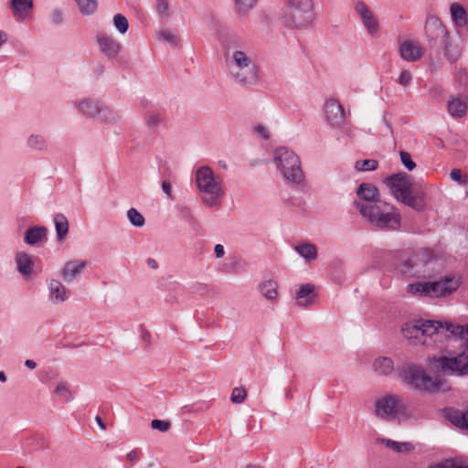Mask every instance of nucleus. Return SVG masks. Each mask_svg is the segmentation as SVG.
<instances>
[{
  "label": "nucleus",
  "instance_id": "1",
  "mask_svg": "<svg viewBox=\"0 0 468 468\" xmlns=\"http://www.w3.org/2000/svg\"><path fill=\"white\" fill-rule=\"evenodd\" d=\"M356 196L365 203L356 202V207L373 226L386 230L399 228V214L389 204L379 200V191L374 185L360 184L356 189Z\"/></svg>",
  "mask_w": 468,
  "mask_h": 468
},
{
  "label": "nucleus",
  "instance_id": "2",
  "mask_svg": "<svg viewBox=\"0 0 468 468\" xmlns=\"http://www.w3.org/2000/svg\"><path fill=\"white\" fill-rule=\"evenodd\" d=\"M383 182L398 201L416 210H422L425 207L426 193L422 189L414 187L410 175L393 174L386 177Z\"/></svg>",
  "mask_w": 468,
  "mask_h": 468
},
{
  "label": "nucleus",
  "instance_id": "3",
  "mask_svg": "<svg viewBox=\"0 0 468 468\" xmlns=\"http://www.w3.org/2000/svg\"><path fill=\"white\" fill-rule=\"evenodd\" d=\"M196 183L206 206L210 207L220 206L221 198L225 194L220 176H216L209 166L204 165L196 172Z\"/></svg>",
  "mask_w": 468,
  "mask_h": 468
},
{
  "label": "nucleus",
  "instance_id": "4",
  "mask_svg": "<svg viewBox=\"0 0 468 468\" xmlns=\"http://www.w3.org/2000/svg\"><path fill=\"white\" fill-rule=\"evenodd\" d=\"M273 162L287 182L294 185L303 182L304 174L300 158L292 150L286 146L276 148L273 153Z\"/></svg>",
  "mask_w": 468,
  "mask_h": 468
},
{
  "label": "nucleus",
  "instance_id": "5",
  "mask_svg": "<svg viewBox=\"0 0 468 468\" xmlns=\"http://www.w3.org/2000/svg\"><path fill=\"white\" fill-rule=\"evenodd\" d=\"M232 78L241 85L255 83L259 79V68L252 56L242 50H235L229 62Z\"/></svg>",
  "mask_w": 468,
  "mask_h": 468
},
{
  "label": "nucleus",
  "instance_id": "6",
  "mask_svg": "<svg viewBox=\"0 0 468 468\" xmlns=\"http://www.w3.org/2000/svg\"><path fill=\"white\" fill-rule=\"evenodd\" d=\"M376 415L380 418L393 417L399 420H408L415 417V409L402 397L388 394L377 400Z\"/></svg>",
  "mask_w": 468,
  "mask_h": 468
},
{
  "label": "nucleus",
  "instance_id": "7",
  "mask_svg": "<svg viewBox=\"0 0 468 468\" xmlns=\"http://www.w3.org/2000/svg\"><path fill=\"white\" fill-rule=\"evenodd\" d=\"M283 9V22L290 28H304L314 19L313 0H287Z\"/></svg>",
  "mask_w": 468,
  "mask_h": 468
},
{
  "label": "nucleus",
  "instance_id": "8",
  "mask_svg": "<svg viewBox=\"0 0 468 468\" xmlns=\"http://www.w3.org/2000/svg\"><path fill=\"white\" fill-rule=\"evenodd\" d=\"M425 35L432 47H441L444 49V54L450 62H454L459 57V50L451 49L449 45V36L446 27L436 16H430L425 23Z\"/></svg>",
  "mask_w": 468,
  "mask_h": 468
},
{
  "label": "nucleus",
  "instance_id": "9",
  "mask_svg": "<svg viewBox=\"0 0 468 468\" xmlns=\"http://www.w3.org/2000/svg\"><path fill=\"white\" fill-rule=\"evenodd\" d=\"M440 330H445L444 323L432 320H418L406 323L402 326V334L405 338L414 345H427V337L438 334Z\"/></svg>",
  "mask_w": 468,
  "mask_h": 468
},
{
  "label": "nucleus",
  "instance_id": "10",
  "mask_svg": "<svg viewBox=\"0 0 468 468\" xmlns=\"http://www.w3.org/2000/svg\"><path fill=\"white\" fill-rule=\"evenodd\" d=\"M459 285L460 280L452 277L436 282L410 284L408 291L414 294L419 293L420 295L439 297L451 294L458 289Z\"/></svg>",
  "mask_w": 468,
  "mask_h": 468
},
{
  "label": "nucleus",
  "instance_id": "11",
  "mask_svg": "<svg viewBox=\"0 0 468 468\" xmlns=\"http://www.w3.org/2000/svg\"><path fill=\"white\" fill-rule=\"evenodd\" d=\"M399 375L406 384L415 389L431 391L438 388L436 381L427 375L420 367L415 365L405 366L400 370Z\"/></svg>",
  "mask_w": 468,
  "mask_h": 468
},
{
  "label": "nucleus",
  "instance_id": "12",
  "mask_svg": "<svg viewBox=\"0 0 468 468\" xmlns=\"http://www.w3.org/2000/svg\"><path fill=\"white\" fill-rule=\"evenodd\" d=\"M435 367L446 375L467 376L468 355L462 352L455 356H441L435 360Z\"/></svg>",
  "mask_w": 468,
  "mask_h": 468
},
{
  "label": "nucleus",
  "instance_id": "13",
  "mask_svg": "<svg viewBox=\"0 0 468 468\" xmlns=\"http://www.w3.org/2000/svg\"><path fill=\"white\" fill-rule=\"evenodd\" d=\"M356 12L358 14L363 26L370 36H375L379 29V23L374 13L363 2L356 5Z\"/></svg>",
  "mask_w": 468,
  "mask_h": 468
},
{
  "label": "nucleus",
  "instance_id": "14",
  "mask_svg": "<svg viewBox=\"0 0 468 468\" xmlns=\"http://www.w3.org/2000/svg\"><path fill=\"white\" fill-rule=\"evenodd\" d=\"M326 119L331 126H340L345 119L343 106L334 99L327 100L324 103Z\"/></svg>",
  "mask_w": 468,
  "mask_h": 468
},
{
  "label": "nucleus",
  "instance_id": "15",
  "mask_svg": "<svg viewBox=\"0 0 468 468\" xmlns=\"http://www.w3.org/2000/svg\"><path fill=\"white\" fill-rule=\"evenodd\" d=\"M73 103L80 113L88 117H94L98 113H103L105 116L112 114L110 110L102 108L99 101L92 99H83Z\"/></svg>",
  "mask_w": 468,
  "mask_h": 468
},
{
  "label": "nucleus",
  "instance_id": "16",
  "mask_svg": "<svg viewBox=\"0 0 468 468\" xmlns=\"http://www.w3.org/2000/svg\"><path fill=\"white\" fill-rule=\"evenodd\" d=\"M96 39L101 51L109 58H114L121 50L120 43L112 36L99 33Z\"/></svg>",
  "mask_w": 468,
  "mask_h": 468
},
{
  "label": "nucleus",
  "instance_id": "17",
  "mask_svg": "<svg viewBox=\"0 0 468 468\" xmlns=\"http://www.w3.org/2000/svg\"><path fill=\"white\" fill-rule=\"evenodd\" d=\"M399 53L401 58L407 61H417L422 57L423 50L418 43L406 40L400 45Z\"/></svg>",
  "mask_w": 468,
  "mask_h": 468
},
{
  "label": "nucleus",
  "instance_id": "18",
  "mask_svg": "<svg viewBox=\"0 0 468 468\" xmlns=\"http://www.w3.org/2000/svg\"><path fill=\"white\" fill-rule=\"evenodd\" d=\"M447 111L453 118H461L466 114L467 104L459 95H452L447 101Z\"/></svg>",
  "mask_w": 468,
  "mask_h": 468
},
{
  "label": "nucleus",
  "instance_id": "19",
  "mask_svg": "<svg viewBox=\"0 0 468 468\" xmlns=\"http://www.w3.org/2000/svg\"><path fill=\"white\" fill-rule=\"evenodd\" d=\"M445 331L449 333L448 337L452 336L455 339L465 341V350L468 352V324L461 325L450 322H444Z\"/></svg>",
  "mask_w": 468,
  "mask_h": 468
},
{
  "label": "nucleus",
  "instance_id": "20",
  "mask_svg": "<svg viewBox=\"0 0 468 468\" xmlns=\"http://www.w3.org/2000/svg\"><path fill=\"white\" fill-rule=\"evenodd\" d=\"M314 286L311 283H305L301 285L296 294V303L301 307H306L314 303Z\"/></svg>",
  "mask_w": 468,
  "mask_h": 468
},
{
  "label": "nucleus",
  "instance_id": "21",
  "mask_svg": "<svg viewBox=\"0 0 468 468\" xmlns=\"http://www.w3.org/2000/svg\"><path fill=\"white\" fill-rule=\"evenodd\" d=\"M86 261H71L65 264L62 271V277L65 282H71L80 272L85 268Z\"/></svg>",
  "mask_w": 468,
  "mask_h": 468
},
{
  "label": "nucleus",
  "instance_id": "22",
  "mask_svg": "<svg viewBox=\"0 0 468 468\" xmlns=\"http://www.w3.org/2000/svg\"><path fill=\"white\" fill-rule=\"evenodd\" d=\"M50 300L55 303H62L68 299V290L58 280H51L48 283Z\"/></svg>",
  "mask_w": 468,
  "mask_h": 468
},
{
  "label": "nucleus",
  "instance_id": "23",
  "mask_svg": "<svg viewBox=\"0 0 468 468\" xmlns=\"http://www.w3.org/2000/svg\"><path fill=\"white\" fill-rule=\"evenodd\" d=\"M14 16L17 20L24 19L33 7L32 0H11Z\"/></svg>",
  "mask_w": 468,
  "mask_h": 468
},
{
  "label": "nucleus",
  "instance_id": "24",
  "mask_svg": "<svg viewBox=\"0 0 468 468\" xmlns=\"http://www.w3.org/2000/svg\"><path fill=\"white\" fill-rule=\"evenodd\" d=\"M48 229L45 227L29 228L25 235V242L28 245H36L47 235Z\"/></svg>",
  "mask_w": 468,
  "mask_h": 468
},
{
  "label": "nucleus",
  "instance_id": "25",
  "mask_svg": "<svg viewBox=\"0 0 468 468\" xmlns=\"http://www.w3.org/2000/svg\"><path fill=\"white\" fill-rule=\"evenodd\" d=\"M16 262L17 270L23 275H29L33 271L34 263L29 255L25 252H19L16 254Z\"/></svg>",
  "mask_w": 468,
  "mask_h": 468
},
{
  "label": "nucleus",
  "instance_id": "26",
  "mask_svg": "<svg viewBox=\"0 0 468 468\" xmlns=\"http://www.w3.org/2000/svg\"><path fill=\"white\" fill-rule=\"evenodd\" d=\"M277 282L273 280H266V281H263L260 286H259V289H260V292L268 300L270 301H273L277 298L278 296V292H277Z\"/></svg>",
  "mask_w": 468,
  "mask_h": 468
},
{
  "label": "nucleus",
  "instance_id": "27",
  "mask_svg": "<svg viewBox=\"0 0 468 468\" xmlns=\"http://www.w3.org/2000/svg\"><path fill=\"white\" fill-rule=\"evenodd\" d=\"M394 368V363L389 357H378L374 362V370L379 375H389Z\"/></svg>",
  "mask_w": 468,
  "mask_h": 468
},
{
  "label": "nucleus",
  "instance_id": "28",
  "mask_svg": "<svg viewBox=\"0 0 468 468\" xmlns=\"http://www.w3.org/2000/svg\"><path fill=\"white\" fill-rule=\"evenodd\" d=\"M54 223L58 240H62L69 232V221L63 214L54 216Z\"/></svg>",
  "mask_w": 468,
  "mask_h": 468
},
{
  "label": "nucleus",
  "instance_id": "29",
  "mask_svg": "<svg viewBox=\"0 0 468 468\" xmlns=\"http://www.w3.org/2000/svg\"><path fill=\"white\" fill-rule=\"evenodd\" d=\"M295 250L307 261H314L317 258V249L312 243L299 244L295 247Z\"/></svg>",
  "mask_w": 468,
  "mask_h": 468
},
{
  "label": "nucleus",
  "instance_id": "30",
  "mask_svg": "<svg viewBox=\"0 0 468 468\" xmlns=\"http://www.w3.org/2000/svg\"><path fill=\"white\" fill-rule=\"evenodd\" d=\"M451 14L453 21L459 27H463L467 22L466 12L463 6L459 4L454 3L451 5Z\"/></svg>",
  "mask_w": 468,
  "mask_h": 468
},
{
  "label": "nucleus",
  "instance_id": "31",
  "mask_svg": "<svg viewBox=\"0 0 468 468\" xmlns=\"http://www.w3.org/2000/svg\"><path fill=\"white\" fill-rule=\"evenodd\" d=\"M448 418L455 426L468 430V410L465 412L459 410L450 412Z\"/></svg>",
  "mask_w": 468,
  "mask_h": 468
},
{
  "label": "nucleus",
  "instance_id": "32",
  "mask_svg": "<svg viewBox=\"0 0 468 468\" xmlns=\"http://www.w3.org/2000/svg\"><path fill=\"white\" fill-rule=\"evenodd\" d=\"M27 145L37 151H45L48 148L45 138L40 134H31L27 139Z\"/></svg>",
  "mask_w": 468,
  "mask_h": 468
},
{
  "label": "nucleus",
  "instance_id": "33",
  "mask_svg": "<svg viewBox=\"0 0 468 468\" xmlns=\"http://www.w3.org/2000/svg\"><path fill=\"white\" fill-rule=\"evenodd\" d=\"M79 9L83 15L93 14L98 6V0H75Z\"/></svg>",
  "mask_w": 468,
  "mask_h": 468
},
{
  "label": "nucleus",
  "instance_id": "34",
  "mask_svg": "<svg viewBox=\"0 0 468 468\" xmlns=\"http://www.w3.org/2000/svg\"><path fill=\"white\" fill-rule=\"evenodd\" d=\"M54 393L62 400H64L65 402H69L73 397H72V393L71 391L69 390V385L67 384V382H59L55 390H54Z\"/></svg>",
  "mask_w": 468,
  "mask_h": 468
},
{
  "label": "nucleus",
  "instance_id": "35",
  "mask_svg": "<svg viewBox=\"0 0 468 468\" xmlns=\"http://www.w3.org/2000/svg\"><path fill=\"white\" fill-rule=\"evenodd\" d=\"M127 218L131 224L137 228L143 227L145 223L143 215L133 207L130 208L127 211Z\"/></svg>",
  "mask_w": 468,
  "mask_h": 468
},
{
  "label": "nucleus",
  "instance_id": "36",
  "mask_svg": "<svg viewBox=\"0 0 468 468\" xmlns=\"http://www.w3.org/2000/svg\"><path fill=\"white\" fill-rule=\"evenodd\" d=\"M258 0H235V10L239 15L247 14Z\"/></svg>",
  "mask_w": 468,
  "mask_h": 468
},
{
  "label": "nucleus",
  "instance_id": "37",
  "mask_svg": "<svg viewBox=\"0 0 468 468\" xmlns=\"http://www.w3.org/2000/svg\"><path fill=\"white\" fill-rule=\"evenodd\" d=\"M357 171H374L378 168V162L374 159L358 160L355 164Z\"/></svg>",
  "mask_w": 468,
  "mask_h": 468
},
{
  "label": "nucleus",
  "instance_id": "38",
  "mask_svg": "<svg viewBox=\"0 0 468 468\" xmlns=\"http://www.w3.org/2000/svg\"><path fill=\"white\" fill-rule=\"evenodd\" d=\"M113 25L120 34L126 33L129 27L127 18L122 14H117L113 16Z\"/></svg>",
  "mask_w": 468,
  "mask_h": 468
},
{
  "label": "nucleus",
  "instance_id": "39",
  "mask_svg": "<svg viewBox=\"0 0 468 468\" xmlns=\"http://www.w3.org/2000/svg\"><path fill=\"white\" fill-rule=\"evenodd\" d=\"M455 80L463 89L464 93H468V73L466 70L460 69L455 73Z\"/></svg>",
  "mask_w": 468,
  "mask_h": 468
},
{
  "label": "nucleus",
  "instance_id": "40",
  "mask_svg": "<svg viewBox=\"0 0 468 468\" xmlns=\"http://www.w3.org/2000/svg\"><path fill=\"white\" fill-rule=\"evenodd\" d=\"M246 397H247V391H246L245 388H243V387L234 388L231 392L230 400L233 403L240 404L245 400Z\"/></svg>",
  "mask_w": 468,
  "mask_h": 468
},
{
  "label": "nucleus",
  "instance_id": "41",
  "mask_svg": "<svg viewBox=\"0 0 468 468\" xmlns=\"http://www.w3.org/2000/svg\"><path fill=\"white\" fill-rule=\"evenodd\" d=\"M429 468H468V465L460 464L452 459H448L431 465Z\"/></svg>",
  "mask_w": 468,
  "mask_h": 468
},
{
  "label": "nucleus",
  "instance_id": "42",
  "mask_svg": "<svg viewBox=\"0 0 468 468\" xmlns=\"http://www.w3.org/2000/svg\"><path fill=\"white\" fill-rule=\"evenodd\" d=\"M377 442L385 445L388 448L392 449L396 452H400L402 451L401 443L392 441L390 439L386 438H378Z\"/></svg>",
  "mask_w": 468,
  "mask_h": 468
},
{
  "label": "nucleus",
  "instance_id": "43",
  "mask_svg": "<svg viewBox=\"0 0 468 468\" xmlns=\"http://www.w3.org/2000/svg\"><path fill=\"white\" fill-rule=\"evenodd\" d=\"M400 160L403 165L409 170L412 171L416 167L415 162L411 159V155L410 153L406 151H401L399 153Z\"/></svg>",
  "mask_w": 468,
  "mask_h": 468
},
{
  "label": "nucleus",
  "instance_id": "44",
  "mask_svg": "<svg viewBox=\"0 0 468 468\" xmlns=\"http://www.w3.org/2000/svg\"><path fill=\"white\" fill-rule=\"evenodd\" d=\"M159 38L170 43L173 46L177 45V37L169 30H163L158 33Z\"/></svg>",
  "mask_w": 468,
  "mask_h": 468
},
{
  "label": "nucleus",
  "instance_id": "45",
  "mask_svg": "<svg viewBox=\"0 0 468 468\" xmlns=\"http://www.w3.org/2000/svg\"><path fill=\"white\" fill-rule=\"evenodd\" d=\"M450 177L452 181H455L463 186H465L468 183V176H463L462 171L460 169L452 170Z\"/></svg>",
  "mask_w": 468,
  "mask_h": 468
},
{
  "label": "nucleus",
  "instance_id": "46",
  "mask_svg": "<svg viewBox=\"0 0 468 468\" xmlns=\"http://www.w3.org/2000/svg\"><path fill=\"white\" fill-rule=\"evenodd\" d=\"M162 118L156 112H150L145 117V122L148 127L154 128L161 123Z\"/></svg>",
  "mask_w": 468,
  "mask_h": 468
},
{
  "label": "nucleus",
  "instance_id": "47",
  "mask_svg": "<svg viewBox=\"0 0 468 468\" xmlns=\"http://www.w3.org/2000/svg\"><path fill=\"white\" fill-rule=\"evenodd\" d=\"M170 425L171 424L169 421H165V420H153L151 421V428L154 430H157L161 432L167 431L170 428Z\"/></svg>",
  "mask_w": 468,
  "mask_h": 468
},
{
  "label": "nucleus",
  "instance_id": "48",
  "mask_svg": "<svg viewBox=\"0 0 468 468\" xmlns=\"http://www.w3.org/2000/svg\"><path fill=\"white\" fill-rule=\"evenodd\" d=\"M157 12L161 16L167 17L169 16L168 0H158L157 1Z\"/></svg>",
  "mask_w": 468,
  "mask_h": 468
},
{
  "label": "nucleus",
  "instance_id": "49",
  "mask_svg": "<svg viewBox=\"0 0 468 468\" xmlns=\"http://www.w3.org/2000/svg\"><path fill=\"white\" fill-rule=\"evenodd\" d=\"M141 455L142 453L140 450L133 449L126 454L125 458L132 465H133L140 461Z\"/></svg>",
  "mask_w": 468,
  "mask_h": 468
},
{
  "label": "nucleus",
  "instance_id": "50",
  "mask_svg": "<svg viewBox=\"0 0 468 468\" xmlns=\"http://www.w3.org/2000/svg\"><path fill=\"white\" fill-rule=\"evenodd\" d=\"M411 80L410 72L409 70H402L399 78V83L402 86H408Z\"/></svg>",
  "mask_w": 468,
  "mask_h": 468
},
{
  "label": "nucleus",
  "instance_id": "51",
  "mask_svg": "<svg viewBox=\"0 0 468 468\" xmlns=\"http://www.w3.org/2000/svg\"><path fill=\"white\" fill-rule=\"evenodd\" d=\"M51 21L55 25H59L63 22V15L60 10L55 9L52 11Z\"/></svg>",
  "mask_w": 468,
  "mask_h": 468
},
{
  "label": "nucleus",
  "instance_id": "52",
  "mask_svg": "<svg viewBox=\"0 0 468 468\" xmlns=\"http://www.w3.org/2000/svg\"><path fill=\"white\" fill-rule=\"evenodd\" d=\"M254 132L260 135L264 140H268L270 138L269 132L267 131L266 127L263 125H257L254 128Z\"/></svg>",
  "mask_w": 468,
  "mask_h": 468
},
{
  "label": "nucleus",
  "instance_id": "53",
  "mask_svg": "<svg viewBox=\"0 0 468 468\" xmlns=\"http://www.w3.org/2000/svg\"><path fill=\"white\" fill-rule=\"evenodd\" d=\"M214 252L217 258H222L225 255L224 247L221 244H217L214 248Z\"/></svg>",
  "mask_w": 468,
  "mask_h": 468
},
{
  "label": "nucleus",
  "instance_id": "54",
  "mask_svg": "<svg viewBox=\"0 0 468 468\" xmlns=\"http://www.w3.org/2000/svg\"><path fill=\"white\" fill-rule=\"evenodd\" d=\"M162 189L168 197H171L172 187L168 181H163Z\"/></svg>",
  "mask_w": 468,
  "mask_h": 468
},
{
  "label": "nucleus",
  "instance_id": "55",
  "mask_svg": "<svg viewBox=\"0 0 468 468\" xmlns=\"http://www.w3.org/2000/svg\"><path fill=\"white\" fill-rule=\"evenodd\" d=\"M383 122H384L386 127L388 128V130L389 131V133H392L393 131H392V126H391V123H390V115L388 113H385L384 114Z\"/></svg>",
  "mask_w": 468,
  "mask_h": 468
},
{
  "label": "nucleus",
  "instance_id": "56",
  "mask_svg": "<svg viewBox=\"0 0 468 468\" xmlns=\"http://www.w3.org/2000/svg\"><path fill=\"white\" fill-rule=\"evenodd\" d=\"M146 263H147L148 267L153 269V270H155V269L158 268V263H157V261L154 259L148 258L146 260Z\"/></svg>",
  "mask_w": 468,
  "mask_h": 468
},
{
  "label": "nucleus",
  "instance_id": "57",
  "mask_svg": "<svg viewBox=\"0 0 468 468\" xmlns=\"http://www.w3.org/2000/svg\"><path fill=\"white\" fill-rule=\"evenodd\" d=\"M25 366L30 369H35L37 367V363L31 359H27L25 361Z\"/></svg>",
  "mask_w": 468,
  "mask_h": 468
},
{
  "label": "nucleus",
  "instance_id": "58",
  "mask_svg": "<svg viewBox=\"0 0 468 468\" xmlns=\"http://www.w3.org/2000/svg\"><path fill=\"white\" fill-rule=\"evenodd\" d=\"M6 41V35L0 31V47Z\"/></svg>",
  "mask_w": 468,
  "mask_h": 468
},
{
  "label": "nucleus",
  "instance_id": "59",
  "mask_svg": "<svg viewBox=\"0 0 468 468\" xmlns=\"http://www.w3.org/2000/svg\"><path fill=\"white\" fill-rule=\"evenodd\" d=\"M95 419H96V421H97V423L99 424V426H100L101 429H105V425H104V423H103L102 420L101 419V417L96 416V418H95Z\"/></svg>",
  "mask_w": 468,
  "mask_h": 468
},
{
  "label": "nucleus",
  "instance_id": "60",
  "mask_svg": "<svg viewBox=\"0 0 468 468\" xmlns=\"http://www.w3.org/2000/svg\"><path fill=\"white\" fill-rule=\"evenodd\" d=\"M7 378H6V376L5 374L3 372V371H0V382H6Z\"/></svg>",
  "mask_w": 468,
  "mask_h": 468
},
{
  "label": "nucleus",
  "instance_id": "61",
  "mask_svg": "<svg viewBox=\"0 0 468 468\" xmlns=\"http://www.w3.org/2000/svg\"><path fill=\"white\" fill-rule=\"evenodd\" d=\"M246 468H262V467H261V466H259V465L250 464V465H247V467H246Z\"/></svg>",
  "mask_w": 468,
  "mask_h": 468
},
{
  "label": "nucleus",
  "instance_id": "62",
  "mask_svg": "<svg viewBox=\"0 0 468 468\" xmlns=\"http://www.w3.org/2000/svg\"><path fill=\"white\" fill-rule=\"evenodd\" d=\"M112 121H116V116H112Z\"/></svg>",
  "mask_w": 468,
  "mask_h": 468
}]
</instances>
